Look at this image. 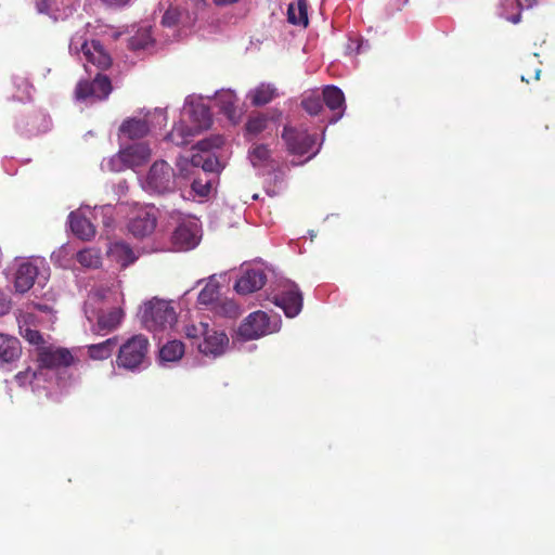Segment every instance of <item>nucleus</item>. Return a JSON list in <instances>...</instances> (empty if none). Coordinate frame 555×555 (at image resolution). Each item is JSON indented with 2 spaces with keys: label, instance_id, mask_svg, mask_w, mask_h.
<instances>
[{
  "label": "nucleus",
  "instance_id": "1",
  "mask_svg": "<svg viewBox=\"0 0 555 555\" xmlns=\"http://www.w3.org/2000/svg\"><path fill=\"white\" fill-rule=\"evenodd\" d=\"M186 114L191 126L180 122L175 125L172 130L166 135V139L176 145H186L191 137L208 129L212 124L210 109L203 103L192 104L188 108Z\"/></svg>",
  "mask_w": 555,
  "mask_h": 555
},
{
  "label": "nucleus",
  "instance_id": "2",
  "mask_svg": "<svg viewBox=\"0 0 555 555\" xmlns=\"http://www.w3.org/2000/svg\"><path fill=\"white\" fill-rule=\"evenodd\" d=\"M141 321L149 331L158 332L171 327L177 313L169 301L154 298L141 308Z\"/></svg>",
  "mask_w": 555,
  "mask_h": 555
},
{
  "label": "nucleus",
  "instance_id": "3",
  "mask_svg": "<svg viewBox=\"0 0 555 555\" xmlns=\"http://www.w3.org/2000/svg\"><path fill=\"white\" fill-rule=\"evenodd\" d=\"M150 350V341L143 334L128 338L119 346L116 364L128 371H135L145 361Z\"/></svg>",
  "mask_w": 555,
  "mask_h": 555
},
{
  "label": "nucleus",
  "instance_id": "4",
  "mask_svg": "<svg viewBox=\"0 0 555 555\" xmlns=\"http://www.w3.org/2000/svg\"><path fill=\"white\" fill-rule=\"evenodd\" d=\"M169 216L178 223L171 236L173 246L180 250L194 248L199 241L197 219L185 216L179 210H172Z\"/></svg>",
  "mask_w": 555,
  "mask_h": 555
},
{
  "label": "nucleus",
  "instance_id": "5",
  "mask_svg": "<svg viewBox=\"0 0 555 555\" xmlns=\"http://www.w3.org/2000/svg\"><path fill=\"white\" fill-rule=\"evenodd\" d=\"M69 51L75 54L82 52L86 61L100 70L109 68L113 62L99 40L89 42L82 37L74 36L69 43Z\"/></svg>",
  "mask_w": 555,
  "mask_h": 555
},
{
  "label": "nucleus",
  "instance_id": "6",
  "mask_svg": "<svg viewBox=\"0 0 555 555\" xmlns=\"http://www.w3.org/2000/svg\"><path fill=\"white\" fill-rule=\"evenodd\" d=\"M146 186L151 192L166 194L176 190V173L165 160H156L146 176Z\"/></svg>",
  "mask_w": 555,
  "mask_h": 555
},
{
  "label": "nucleus",
  "instance_id": "7",
  "mask_svg": "<svg viewBox=\"0 0 555 555\" xmlns=\"http://www.w3.org/2000/svg\"><path fill=\"white\" fill-rule=\"evenodd\" d=\"M113 90L111 79L103 74H98L93 80H81L77 83L75 94L78 100H105Z\"/></svg>",
  "mask_w": 555,
  "mask_h": 555
},
{
  "label": "nucleus",
  "instance_id": "8",
  "mask_svg": "<svg viewBox=\"0 0 555 555\" xmlns=\"http://www.w3.org/2000/svg\"><path fill=\"white\" fill-rule=\"evenodd\" d=\"M282 139L287 151L298 156L308 154L315 144L314 134H310L306 129H298L292 126L284 127Z\"/></svg>",
  "mask_w": 555,
  "mask_h": 555
},
{
  "label": "nucleus",
  "instance_id": "9",
  "mask_svg": "<svg viewBox=\"0 0 555 555\" xmlns=\"http://www.w3.org/2000/svg\"><path fill=\"white\" fill-rule=\"evenodd\" d=\"M37 361L43 369L68 367L74 363V356L67 348L41 346L37 350Z\"/></svg>",
  "mask_w": 555,
  "mask_h": 555
},
{
  "label": "nucleus",
  "instance_id": "10",
  "mask_svg": "<svg viewBox=\"0 0 555 555\" xmlns=\"http://www.w3.org/2000/svg\"><path fill=\"white\" fill-rule=\"evenodd\" d=\"M271 333L270 319L263 311L250 313L238 327L237 334L244 340L257 339Z\"/></svg>",
  "mask_w": 555,
  "mask_h": 555
},
{
  "label": "nucleus",
  "instance_id": "11",
  "mask_svg": "<svg viewBox=\"0 0 555 555\" xmlns=\"http://www.w3.org/2000/svg\"><path fill=\"white\" fill-rule=\"evenodd\" d=\"M150 157V146L146 143L141 142L121 149L113 159V163L120 162L122 164V166H119L117 170H122L124 168L134 169L135 167H140L147 163Z\"/></svg>",
  "mask_w": 555,
  "mask_h": 555
},
{
  "label": "nucleus",
  "instance_id": "12",
  "mask_svg": "<svg viewBox=\"0 0 555 555\" xmlns=\"http://www.w3.org/2000/svg\"><path fill=\"white\" fill-rule=\"evenodd\" d=\"M22 357L18 338L0 333V369L10 371Z\"/></svg>",
  "mask_w": 555,
  "mask_h": 555
},
{
  "label": "nucleus",
  "instance_id": "13",
  "mask_svg": "<svg viewBox=\"0 0 555 555\" xmlns=\"http://www.w3.org/2000/svg\"><path fill=\"white\" fill-rule=\"evenodd\" d=\"M267 282V275L262 269H246L236 281L234 288L238 294L247 295L259 291Z\"/></svg>",
  "mask_w": 555,
  "mask_h": 555
},
{
  "label": "nucleus",
  "instance_id": "14",
  "mask_svg": "<svg viewBox=\"0 0 555 555\" xmlns=\"http://www.w3.org/2000/svg\"><path fill=\"white\" fill-rule=\"evenodd\" d=\"M229 344V338L224 332H219L210 326L207 330V335H204L203 341L198 343V350L208 356H220L224 352Z\"/></svg>",
  "mask_w": 555,
  "mask_h": 555
},
{
  "label": "nucleus",
  "instance_id": "15",
  "mask_svg": "<svg viewBox=\"0 0 555 555\" xmlns=\"http://www.w3.org/2000/svg\"><path fill=\"white\" fill-rule=\"evenodd\" d=\"M273 302L284 311L286 317L294 318L302 308V296L297 288H292L275 295Z\"/></svg>",
  "mask_w": 555,
  "mask_h": 555
},
{
  "label": "nucleus",
  "instance_id": "16",
  "mask_svg": "<svg viewBox=\"0 0 555 555\" xmlns=\"http://www.w3.org/2000/svg\"><path fill=\"white\" fill-rule=\"evenodd\" d=\"M155 228L156 217L145 209L139 210L128 223V230L137 237L150 235Z\"/></svg>",
  "mask_w": 555,
  "mask_h": 555
},
{
  "label": "nucleus",
  "instance_id": "17",
  "mask_svg": "<svg viewBox=\"0 0 555 555\" xmlns=\"http://www.w3.org/2000/svg\"><path fill=\"white\" fill-rule=\"evenodd\" d=\"M323 103L334 113L331 122L339 120L345 111V95L335 86H326L322 92Z\"/></svg>",
  "mask_w": 555,
  "mask_h": 555
},
{
  "label": "nucleus",
  "instance_id": "18",
  "mask_svg": "<svg viewBox=\"0 0 555 555\" xmlns=\"http://www.w3.org/2000/svg\"><path fill=\"white\" fill-rule=\"evenodd\" d=\"M38 273V268L31 262L21 263L15 273L16 292L21 294L28 292L34 286Z\"/></svg>",
  "mask_w": 555,
  "mask_h": 555
},
{
  "label": "nucleus",
  "instance_id": "19",
  "mask_svg": "<svg viewBox=\"0 0 555 555\" xmlns=\"http://www.w3.org/2000/svg\"><path fill=\"white\" fill-rule=\"evenodd\" d=\"M150 132V126L145 119L128 118L119 127V134L129 140L144 138Z\"/></svg>",
  "mask_w": 555,
  "mask_h": 555
},
{
  "label": "nucleus",
  "instance_id": "20",
  "mask_svg": "<svg viewBox=\"0 0 555 555\" xmlns=\"http://www.w3.org/2000/svg\"><path fill=\"white\" fill-rule=\"evenodd\" d=\"M68 218L70 230L77 237L89 241L95 235L94 225L81 214L73 211Z\"/></svg>",
  "mask_w": 555,
  "mask_h": 555
},
{
  "label": "nucleus",
  "instance_id": "21",
  "mask_svg": "<svg viewBox=\"0 0 555 555\" xmlns=\"http://www.w3.org/2000/svg\"><path fill=\"white\" fill-rule=\"evenodd\" d=\"M109 257L120 267L126 268L137 260L133 249L125 242H115L108 250Z\"/></svg>",
  "mask_w": 555,
  "mask_h": 555
},
{
  "label": "nucleus",
  "instance_id": "22",
  "mask_svg": "<svg viewBox=\"0 0 555 555\" xmlns=\"http://www.w3.org/2000/svg\"><path fill=\"white\" fill-rule=\"evenodd\" d=\"M287 20L293 25L307 27L309 24L307 0H297V2L289 3Z\"/></svg>",
  "mask_w": 555,
  "mask_h": 555
},
{
  "label": "nucleus",
  "instance_id": "23",
  "mask_svg": "<svg viewBox=\"0 0 555 555\" xmlns=\"http://www.w3.org/2000/svg\"><path fill=\"white\" fill-rule=\"evenodd\" d=\"M118 345V337H111L102 343L93 344L88 347V354L93 360H106L115 351Z\"/></svg>",
  "mask_w": 555,
  "mask_h": 555
},
{
  "label": "nucleus",
  "instance_id": "24",
  "mask_svg": "<svg viewBox=\"0 0 555 555\" xmlns=\"http://www.w3.org/2000/svg\"><path fill=\"white\" fill-rule=\"evenodd\" d=\"M220 295V284L211 276L205 287L199 292L197 301L199 305L215 307L216 302L219 300Z\"/></svg>",
  "mask_w": 555,
  "mask_h": 555
},
{
  "label": "nucleus",
  "instance_id": "25",
  "mask_svg": "<svg viewBox=\"0 0 555 555\" xmlns=\"http://www.w3.org/2000/svg\"><path fill=\"white\" fill-rule=\"evenodd\" d=\"M124 318V311L120 308H113L102 313L98 318L99 331L111 332L117 328Z\"/></svg>",
  "mask_w": 555,
  "mask_h": 555
},
{
  "label": "nucleus",
  "instance_id": "26",
  "mask_svg": "<svg viewBox=\"0 0 555 555\" xmlns=\"http://www.w3.org/2000/svg\"><path fill=\"white\" fill-rule=\"evenodd\" d=\"M217 103L220 107V111L232 121L237 118V96L231 92L225 91L217 96Z\"/></svg>",
  "mask_w": 555,
  "mask_h": 555
},
{
  "label": "nucleus",
  "instance_id": "27",
  "mask_svg": "<svg viewBox=\"0 0 555 555\" xmlns=\"http://www.w3.org/2000/svg\"><path fill=\"white\" fill-rule=\"evenodd\" d=\"M249 96L254 106H262L276 96V89L271 85L261 83L250 92Z\"/></svg>",
  "mask_w": 555,
  "mask_h": 555
},
{
  "label": "nucleus",
  "instance_id": "28",
  "mask_svg": "<svg viewBox=\"0 0 555 555\" xmlns=\"http://www.w3.org/2000/svg\"><path fill=\"white\" fill-rule=\"evenodd\" d=\"M191 164L194 167H201L205 172V176L208 173H215L219 170L220 164L218 158L212 154H194L191 157Z\"/></svg>",
  "mask_w": 555,
  "mask_h": 555
},
{
  "label": "nucleus",
  "instance_id": "29",
  "mask_svg": "<svg viewBox=\"0 0 555 555\" xmlns=\"http://www.w3.org/2000/svg\"><path fill=\"white\" fill-rule=\"evenodd\" d=\"M184 354V345L179 340H171L165 344L159 350V358L162 361L175 362L182 358Z\"/></svg>",
  "mask_w": 555,
  "mask_h": 555
},
{
  "label": "nucleus",
  "instance_id": "30",
  "mask_svg": "<svg viewBox=\"0 0 555 555\" xmlns=\"http://www.w3.org/2000/svg\"><path fill=\"white\" fill-rule=\"evenodd\" d=\"M76 260L85 268L96 269L101 266L100 253L94 248H86L77 253Z\"/></svg>",
  "mask_w": 555,
  "mask_h": 555
},
{
  "label": "nucleus",
  "instance_id": "31",
  "mask_svg": "<svg viewBox=\"0 0 555 555\" xmlns=\"http://www.w3.org/2000/svg\"><path fill=\"white\" fill-rule=\"evenodd\" d=\"M212 310L216 314L230 319H235L241 314L240 307L232 299H219L215 307H212Z\"/></svg>",
  "mask_w": 555,
  "mask_h": 555
},
{
  "label": "nucleus",
  "instance_id": "32",
  "mask_svg": "<svg viewBox=\"0 0 555 555\" xmlns=\"http://www.w3.org/2000/svg\"><path fill=\"white\" fill-rule=\"evenodd\" d=\"M269 118L263 113H257L256 115L249 116L245 129L247 133L257 135L264 131L268 127Z\"/></svg>",
  "mask_w": 555,
  "mask_h": 555
},
{
  "label": "nucleus",
  "instance_id": "33",
  "mask_svg": "<svg viewBox=\"0 0 555 555\" xmlns=\"http://www.w3.org/2000/svg\"><path fill=\"white\" fill-rule=\"evenodd\" d=\"M301 106L309 115L315 116L323 109V100L320 95L312 93L301 100Z\"/></svg>",
  "mask_w": 555,
  "mask_h": 555
},
{
  "label": "nucleus",
  "instance_id": "34",
  "mask_svg": "<svg viewBox=\"0 0 555 555\" xmlns=\"http://www.w3.org/2000/svg\"><path fill=\"white\" fill-rule=\"evenodd\" d=\"M153 42L150 30L141 29L129 40V48L131 50H142L147 48Z\"/></svg>",
  "mask_w": 555,
  "mask_h": 555
},
{
  "label": "nucleus",
  "instance_id": "35",
  "mask_svg": "<svg viewBox=\"0 0 555 555\" xmlns=\"http://www.w3.org/2000/svg\"><path fill=\"white\" fill-rule=\"evenodd\" d=\"M271 152L264 144H257L249 151V158L254 166H261L270 158Z\"/></svg>",
  "mask_w": 555,
  "mask_h": 555
},
{
  "label": "nucleus",
  "instance_id": "36",
  "mask_svg": "<svg viewBox=\"0 0 555 555\" xmlns=\"http://www.w3.org/2000/svg\"><path fill=\"white\" fill-rule=\"evenodd\" d=\"M224 139L222 135H211L209 138L198 141L195 147L204 153H208L212 149H219L223 145Z\"/></svg>",
  "mask_w": 555,
  "mask_h": 555
},
{
  "label": "nucleus",
  "instance_id": "37",
  "mask_svg": "<svg viewBox=\"0 0 555 555\" xmlns=\"http://www.w3.org/2000/svg\"><path fill=\"white\" fill-rule=\"evenodd\" d=\"M212 180L205 176V178L197 177L193 180L191 188L201 197L209 195L211 190Z\"/></svg>",
  "mask_w": 555,
  "mask_h": 555
},
{
  "label": "nucleus",
  "instance_id": "38",
  "mask_svg": "<svg viewBox=\"0 0 555 555\" xmlns=\"http://www.w3.org/2000/svg\"><path fill=\"white\" fill-rule=\"evenodd\" d=\"M209 324L207 322H198L197 324H189L185 326V335L190 339L198 340L207 335Z\"/></svg>",
  "mask_w": 555,
  "mask_h": 555
},
{
  "label": "nucleus",
  "instance_id": "39",
  "mask_svg": "<svg viewBox=\"0 0 555 555\" xmlns=\"http://www.w3.org/2000/svg\"><path fill=\"white\" fill-rule=\"evenodd\" d=\"M181 12L176 7H170L163 15L162 24L166 27H173L178 24Z\"/></svg>",
  "mask_w": 555,
  "mask_h": 555
},
{
  "label": "nucleus",
  "instance_id": "40",
  "mask_svg": "<svg viewBox=\"0 0 555 555\" xmlns=\"http://www.w3.org/2000/svg\"><path fill=\"white\" fill-rule=\"evenodd\" d=\"M541 74V68L532 67L527 64L524 68V73L521 74V80L529 83L531 80H539Z\"/></svg>",
  "mask_w": 555,
  "mask_h": 555
},
{
  "label": "nucleus",
  "instance_id": "41",
  "mask_svg": "<svg viewBox=\"0 0 555 555\" xmlns=\"http://www.w3.org/2000/svg\"><path fill=\"white\" fill-rule=\"evenodd\" d=\"M25 338L29 343L35 344V345L43 343L42 335L40 334V332H38L36 330L27 328L26 333H25Z\"/></svg>",
  "mask_w": 555,
  "mask_h": 555
},
{
  "label": "nucleus",
  "instance_id": "42",
  "mask_svg": "<svg viewBox=\"0 0 555 555\" xmlns=\"http://www.w3.org/2000/svg\"><path fill=\"white\" fill-rule=\"evenodd\" d=\"M11 307V300L9 296L0 291V315L7 313L10 310Z\"/></svg>",
  "mask_w": 555,
  "mask_h": 555
},
{
  "label": "nucleus",
  "instance_id": "43",
  "mask_svg": "<svg viewBox=\"0 0 555 555\" xmlns=\"http://www.w3.org/2000/svg\"><path fill=\"white\" fill-rule=\"evenodd\" d=\"M103 3H105L108 7H124L126 5L130 0H101Z\"/></svg>",
  "mask_w": 555,
  "mask_h": 555
},
{
  "label": "nucleus",
  "instance_id": "44",
  "mask_svg": "<svg viewBox=\"0 0 555 555\" xmlns=\"http://www.w3.org/2000/svg\"><path fill=\"white\" fill-rule=\"evenodd\" d=\"M504 5L505 7H511V8L516 7V8L519 9V8L522 7V3H521L520 0H505L504 1Z\"/></svg>",
  "mask_w": 555,
  "mask_h": 555
},
{
  "label": "nucleus",
  "instance_id": "45",
  "mask_svg": "<svg viewBox=\"0 0 555 555\" xmlns=\"http://www.w3.org/2000/svg\"><path fill=\"white\" fill-rule=\"evenodd\" d=\"M520 18H521L520 11H519L517 14H515V15H513V16H511V17L506 16V20H508V21H509V22H512L513 24H517V23H519V22H520Z\"/></svg>",
  "mask_w": 555,
  "mask_h": 555
},
{
  "label": "nucleus",
  "instance_id": "46",
  "mask_svg": "<svg viewBox=\"0 0 555 555\" xmlns=\"http://www.w3.org/2000/svg\"><path fill=\"white\" fill-rule=\"evenodd\" d=\"M26 374H27L26 372H18L15 375V378L21 382L26 376Z\"/></svg>",
  "mask_w": 555,
  "mask_h": 555
},
{
  "label": "nucleus",
  "instance_id": "47",
  "mask_svg": "<svg viewBox=\"0 0 555 555\" xmlns=\"http://www.w3.org/2000/svg\"><path fill=\"white\" fill-rule=\"evenodd\" d=\"M318 153V150L315 152H313L310 156H308V159L312 158L314 155H317Z\"/></svg>",
  "mask_w": 555,
  "mask_h": 555
}]
</instances>
